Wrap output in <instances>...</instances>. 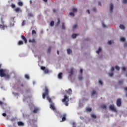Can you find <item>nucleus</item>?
Wrapping results in <instances>:
<instances>
[{
    "label": "nucleus",
    "mask_w": 127,
    "mask_h": 127,
    "mask_svg": "<svg viewBox=\"0 0 127 127\" xmlns=\"http://www.w3.org/2000/svg\"><path fill=\"white\" fill-rule=\"evenodd\" d=\"M49 94V90H48V88L47 86L45 87V92L43 93V99L44 100H45L46 97H47V100L51 104L52 102V100L51 99V98L49 97V95L48 94Z\"/></svg>",
    "instance_id": "f257e3e1"
},
{
    "label": "nucleus",
    "mask_w": 127,
    "mask_h": 127,
    "mask_svg": "<svg viewBox=\"0 0 127 127\" xmlns=\"http://www.w3.org/2000/svg\"><path fill=\"white\" fill-rule=\"evenodd\" d=\"M0 22L1 24H0V28L2 29L3 30H4V28L7 27V26L6 25H4V21H3V18H0Z\"/></svg>",
    "instance_id": "f03ea898"
},
{
    "label": "nucleus",
    "mask_w": 127,
    "mask_h": 127,
    "mask_svg": "<svg viewBox=\"0 0 127 127\" xmlns=\"http://www.w3.org/2000/svg\"><path fill=\"white\" fill-rule=\"evenodd\" d=\"M62 102L63 103L65 102V106H68V102H69V97H67V95H64V99H63Z\"/></svg>",
    "instance_id": "7ed1b4c3"
},
{
    "label": "nucleus",
    "mask_w": 127,
    "mask_h": 127,
    "mask_svg": "<svg viewBox=\"0 0 127 127\" xmlns=\"http://www.w3.org/2000/svg\"><path fill=\"white\" fill-rule=\"evenodd\" d=\"M6 76H9L8 74H5V70L0 69V77H6Z\"/></svg>",
    "instance_id": "20e7f679"
},
{
    "label": "nucleus",
    "mask_w": 127,
    "mask_h": 127,
    "mask_svg": "<svg viewBox=\"0 0 127 127\" xmlns=\"http://www.w3.org/2000/svg\"><path fill=\"white\" fill-rule=\"evenodd\" d=\"M109 110L112 111V112H117V109L115 108V106L114 105H111L109 106Z\"/></svg>",
    "instance_id": "39448f33"
},
{
    "label": "nucleus",
    "mask_w": 127,
    "mask_h": 127,
    "mask_svg": "<svg viewBox=\"0 0 127 127\" xmlns=\"http://www.w3.org/2000/svg\"><path fill=\"white\" fill-rule=\"evenodd\" d=\"M116 104L117 107H121V106H122V100L120 98L118 99L117 100Z\"/></svg>",
    "instance_id": "423d86ee"
},
{
    "label": "nucleus",
    "mask_w": 127,
    "mask_h": 127,
    "mask_svg": "<svg viewBox=\"0 0 127 127\" xmlns=\"http://www.w3.org/2000/svg\"><path fill=\"white\" fill-rule=\"evenodd\" d=\"M50 108L51 109V110H53V111H56V108H55V106H54V104L53 103H50Z\"/></svg>",
    "instance_id": "0eeeda50"
},
{
    "label": "nucleus",
    "mask_w": 127,
    "mask_h": 127,
    "mask_svg": "<svg viewBox=\"0 0 127 127\" xmlns=\"http://www.w3.org/2000/svg\"><path fill=\"white\" fill-rule=\"evenodd\" d=\"M21 38L24 41V43H25V44L27 43V39H26V38H25V37H24V36H23V35H22L21 36Z\"/></svg>",
    "instance_id": "6e6552de"
},
{
    "label": "nucleus",
    "mask_w": 127,
    "mask_h": 127,
    "mask_svg": "<svg viewBox=\"0 0 127 127\" xmlns=\"http://www.w3.org/2000/svg\"><path fill=\"white\" fill-rule=\"evenodd\" d=\"M73 73H74V70L71 68H70V71L69 72V76H73Z\"/></svg>",
    "instance_id": "1a4fd4ad"
},
{
    "label": "nucleus",
    "mask_w": 127,
    "mask_h": 127,
    "mask_svg": "<svg viewBox=\"0 0 127 127\" xmlns=\"http://www.w3.org/2000/svg\"><path fill=\"white\" fill-rule=\"evenodd\" d=\"M17 125L19 127H23V126H24V124H23V123H22V122H18L17 123Z\"/></svg>",
    "instance_id": "9d476101"
},
{
    "label": "nucleus",
    "mask_w": 127,
    "mask_h": 127,
    "mask_svg": "<svg viewBox=\"0 0 127 127\" xmlns=\"http://www.w3.org/2000/svg\"><path fill=\"white\" fill-rule=\"evenodd\" d=\"M110 12H113V9H114V5H113V3L110 4Z\"/></svg>",
    "instance_id": "9b49d317"
},
{
    "label": "nucleus",
    "mask_w": 127,
    "mask_h": 127,
    "mask_svg": "<svg viewBox=\"0 0 127 127\" xmlns=\"http://www.w3.org/2000/svg\"><path fill=\"white\" fill-rule=\"evenodd\" d=\"M65 92L70 96L72 94V89L69 88L68 91L66 90Z\"/></svg>",
    "instance_id": "f8f14e48"
},
{
    "label": "nucleus",
    "mask_w": 127,
    "mask_h": 127,
    "mask_svg": "<svg viewBox=\"0 0 127 127\" xmlns=\"http://www.w3.org/2000/svg\"><path fill=\"white\" fill-rule=\"evenodd\" d=\"M29 42L30 43H33V44H34L36 42L35 39H32V40L30 39V40H29Z\"/></svg>",
    "instance_id": "ddd939ff"
},
{
    "label": "nucleus",
    "mask_w": 127,
    "mask_h": 127,
    "mask_svg": "<svg viewBox=\"0 0 127 127\" xmlns=\"http://www.w3.org/2000/svg\"><path fill=\"white\" fill-rule=\"evenodd\" d=\"M66 121V114H64L62 118V122H65Z\"/></svg>",
    "instance_id": "4468645a"
},
{
    "label": "nucleus",
    "mask_w": 127,
    "mask_h": 127,
    "mask_svg": "<svg viewBox=\"0 0 127 127\" xmlns=\"http://www.w3.org/2000/svg\"><path fill=\"white\" fill-rule=\"evenodd\" d=\"M39 111V109L36 108L34 109V110L33 111V113H34V114H36Z\"/></svg>",
    "instance_id": "2eb2a0df"
},
{
    "label": "nucleus",
    "mask_w": 127,
    "mask_h": 127,
    "mask_svg": "<svg viewBox=\"0 0 127 127\" xmlns=\"http://www.w3.org/2000/svg\"><path fill=\"white\" fill-rule=\"evenodd\" d=\"M62 75H63L62 72H60V73L58 74V78H59L60 80H61V79H62Z\"/></svg>",
    "instance_id": "dca6fc26"
},
{
    "label": "nucleus",
    "mask_w": 127,
    "mask_h": 127,
    "mask_svg": "<svg viewBox=\"0 0 127 127\" xmlns=\"http://www.w3.org/2000/svg\"><path fill=\"white\" fill-rule=\"evenodd\" d=\"M15 11L16 12H19L20 11V7H17L15 9Z\"/></svg>",
    "instance_id": "f3484780"
},
{
    "label": "nucleus",
    "mask_w": 127,
    "mask_h": 127,
    "mask_svg": "<svg viewBox=\"0 0 127 127\" xmlns=\"http://www.w3.org/2000/svg\"><path fill=\"white\" fill-rule=\"evenodd\" d=\"M59 24H60V19L58 18V22H57V23L56 24V26H59Z\"/></svg>",
    "instance_id": "a211bd4d"
},
{
    "label": "nucleus",
    "mask_w": 127,
    "mask_h": 127,
    "mask_svg": "<svg viewBox=\"0 0 127 127\" xmlns=\"http://www.w3.org/2000/svg\"><path fill=\"white\" fill-rule=\"evenodd\" d=\"M101 108L102 109H107V106H106V105H105V104H103V105H102L101 106Z\"/></svg>",
    "instance_id": "6ab92c4d"
},
{
    "label": "nucleus",
    "mask_w": 127,
    "mask_h": 127,
    "mask_svg": "<svg viewBox=\"0 0 127 127\" xmlns=\"http://www.w3.org/2000/svg\"><path fill=\"white\" fill-rule=\"evenodd\" d=\"M23 44V42L21 40H20L18 42V45H22Z\"/></svg>",
    "instance_id": "aec40b11"
},
{
    "label": "nucleus",
    "mask_w": 127,
    "mask_h": 127,
    "mask_svg": "<svg viewBox=\"0 0 127 127\" xmlns=\"http://www.w3.org/2000/svg\"><path fill=\"white\" fill-rule=\"evenodd\" d=\"M18 5H19V6H22L23 5V3L21 1H19L18 2Z\"/></svg>",
    "instance_id": "412c9836"
},
{
    "label": "nucleus",
    "mask_w": 127,
    "mask_h": 127,
    "mask_svg": "<svg viewBox=\"0 0 127 127\" xmlns=\"http://www.w3.org/2000/svg\"><path fill=\"white\" fill-rule=\"evenodd\" d=\"M102 51V49L101 48V47H99L98 48V50L96 51V53H97L98 54H99V53H100V52H101Z\"/></svg>",
    "instance_id": "4be33fe9"
},
{
    "label": "nucleus",
    "mask_w": 127,
    "mask_h": 127,
    "mask_svg": "<svg viewBox=\"0 0 127 127\" xmlns=\"http://www.w3.org/2000/svg\"><path fill=\"white\" fill-rule=\"evenodd\" d=\"M67 54H71L72 53V50L71 49H68L67 50Z\"/></svg>",
    "instance_id": "5701e85b"
},
{
    "label": "nucleus",
    "mask_w": 127,
    "mask_h": 127,
    "mask_svg": "<svg viewBox=\"0 0 127 127\" xmlns=\"http://www.w3.org/2000/svg\"><path fill=\"white\" fill-rule=\"evenodd\" d=\"M91 118H92L93 119H97V116L95 115V114H91Z\"/></svg>",
    "instance_id": "b1692460"
},
{
    "label": "nucleus",
    "mask_w": 127,
    "mask_h": 127,
    "mask_svg": "<svg viewBox=\"0 0 127 127\" xmlns=\"http://www.w3.org/2000/svg\"><path fill=\"white\" fill-rule=\"evenodd\" d=\"M36 121L34 120H32L29 121L30 124L31 125V124H34L35 123Z\"/></svg>",
    "instance_id": "393cba45"
},
{
    "label": "nucleus",
    "mask_w": 127,
    "mask_h": 127,
    "mask_svg": "<svg viewBox=\"0 0 127 127\" xmlns=\"http://www.w3.org/2000/svg\"><path fill=\"white\" fill-rule=\"evenodd\" d=\"M120 28L121 29H125V26H124L123 25L121 24L120 25Z\"/></svg>",
    "instance_id": "a878e982"
},
{
    "label": "nucleus",
    "mask_w": 127,
    "mask_h": 127,
    "mask_svg": "<svg viewBox=\"0 0 127 127\" xmlns=\"http://www.w3.org/2000/svg\"><path fill=\"white\" fill-rule=\"evenodd\" d=\"M72 38H76L77 37V34H73L71 36Z\"/></svg>",
    "instance_id": "bb28decb"
},
{
    "label": "nucleus",
    "mask_w": 127,
    "mask_h": 127,
    "mask_svg": "<svg viewBox=\"0 0 127 127\" xmlns=\"http://www.w3.org/2000/svg\"><path fill=\"white\" fill-rule=\"evenodd\" d=\"M126 41V38H124V37H121L120 38V41H122L123 42H124V41Z\"/></svg>",
    "instance_id": "cd10ccee"
},
{
    "label": "nucleus",
    "mask_w": 127,
    "mask_h": 127,
    "mask_svg": "<svg viewBox=\"0 0 127 127\" xmlns=\"http://www.w3.org/2000/svg\"><path fill=\"white\" fill-rule=\"evenodd\" d=\"M44 72L46 73L47 74V73L49 72V70L47 68H45V69L44 70Z\"/></svg>",
    "instance_id": "c85d7f7f"
},
{
    "label": "nucleus",
    "mask_w": 127,
    "mask_h": 127,
    "mask_svg": "<svg viewBox=\"0 0 127 127\" xmlns=\"http://www.w3.org/2000/svg\"><path fill=\"white\" fill-rule=\"evenodd\" d=\"M124 83V80H121L118 81V84L119 85H122Z\"/></svg>",
    "instance_id": "c756f323"
},
{
    "label": "nucleus",
    "mask_w": 127,
    "mask_h": 127,
    "mask_svg": "<svg viewBox=\"0 0 127 127\" xmlns=\"http://www.w3.org/2000/svg\"><path fill=\"white\" fill-rule=\"evenodd\" d=\"M48 53H50L51 52V47H49L47 51Z\"/></svg>",
    "instance_id": "7c9ffc66"
},
{
    "label": "nucleus",
    "mask_w": 127,
    "mask_h": 127,
    "mask_svg": "<svg viewBox=\"0 0 127 127\" xmlns=\"http://www.w3.org/2000/svg\"><path fill=\"white\" fill-rule=\"evenodd\" d=\"M114 43V41L110 40L108 42V44H109V45H111V44H113Z\"/></svg>",
    "instance_id": "2f4dec72"
},
{
    "label": "nucleus",
    "mask_w": 127,
    "mask_h": 127,
    "mask_svg": "<svg viewBox=\"0 0 127 127\" xmlns=\"http://www.w3.org/2000/svg\"><path fill=\"white\" fill-rule=\"evenodd\" d=\"M91 95H92V96H94V95H96V90H93L92 91Z\"/></svg>",
    "instance_id": "473e14b6"
},
{
    "label": "nucleus",
    "mask_w": 127,
    "mask_h": 127,
    "mask_svg": "<svg viewBox=\"0 0 127 127\" xmlns=\"http://www.w3.org/2000/svg\"><path fill=\"white\" fill-rule=\"evenodd\" d=\"M50 26L53 27L54 26V21H52L50 23Z\"/></svg>",
    "instance_id": "72a5a7b5"
},
{
    "label": "nucleus",
    "mask_w": 127,
    "mask_h": 127,
    "mask_svg": "<svg viewBox=\"0 0 127 127\" xmlns=\"http://www.w3.org/2000/svg\"><path fill=\"white\" fill-rule=\"evenodd\" d=\"M62 29L65 30V24L64 23H62Z\"/></svg>",
    "instance_id": "f704fd0d"
},
{
    "label": "nucleus",
    "mask_w": 127,
    "mask_h": 127,
    "mask_svg": "<svg viewBox=\"0 0 127 127\" xmlns=\"http://www.w3.org/2000/svg\"><path fill=\"white\" fill-rule=\"evenodd\" d=\"M28 15L29 16V17H33V14L31 13H29Z\"/></svg>",
    "instance_id": "c9c22d12"
},
{
    "label": "nucleus",
    "mask_w": 127,
    "mask_h": 127,
    "mask_svg": "<svg viewBox=\"0 0 127 127\" xmlns=\"http://www.w3.org/2000/svg\"><path fill=\"white\" fill-rule=\"evenodd\" d=\"M78 80H79V81H81V80H83V76L82 75L79 76Z\"/></svg>",
    "instance_id": "e433bc0d"
},
{
    "label": "nucleus",
    "mask_w": 127,
    "mask_h": 127,
    "mask_svg": "<svg viewBox=\"0 0 127 127\" xmlns=\"http://www.w3.org/2000/svg\"><path fill=\"white\" fill-rule=\"evenodd\" d=\"M25 78L27 79V80H29V76L28 74H25Z\"/></svg>",
    "instance_id": "4c0bfd02"
},
{
    "label": "nucleus",
    "mask_w": 127,
    "mask_h": 127,
    "mask_svg": "<svg viewBox=\"0 0 127 127\" xmlns=\"http://www.w3.org/2000/svg\"><path fill=\"white\" fill-rule=\"evenodd\" d=\"M109 75L110 77H113V76H114V73H113V72L109 73Z\"/></svg>",
    "instance_id": "58836bf2"
},
{
    "label": "nucleus",
    "mask_w": 127,
    "mask_h": 127,
    "mask_svg": "<svg viewBox=\"0 0 127 127\" xmlns=\"http://www.w3.org/2000/svg\"><path fill=\"white\" fill-rule=\"evenodd\" d=\"M86 111L87 112H92V109H91V108H87V109H86Z\"/></svg>",
    "instance_id": "ea45409f"
},
{
    "label": "nucleus",
    "mask_w": 127,
    "mask_h": 127,
    "mask_svg": "<svg viewBox=\"0 0 127 127\" xmlns=\"http://www.w3.org/2000/svg\"><path fill=\"white\" fill-rule=\"evenodd\" d=\"M32 34H36V31L35 30H33L32 31Z\"/></svg>",
    "instance_id": "a19ab883"
},
{
    "label": "nucleus",
    "mask_w": 127,
    "mask_h": 127,
    "mask_svg": "<svg viewBox=\"0 0 127 127\" xmlns=\"http://www.w3.org/2000/svg\"><path fill=\"white\" fill-rule=\"evenodd\" d=\"M41 69L44 71L46 69V67L45 66H41Z\"/></svg>",
    "instance_id": "79ce46f5"
},
{
    "label": "nucleus",
    "mask_w": 127,
    "mask_h": 127,
    "mask_svg": "<svg viewBox=\"0 0 127 127\" xmlns=\"http://www.w3.org/2000/svg\"><path fill=\"white\" fill-rule=\"evenodd\" d=\"M11 6L12 8H15V5L14 4H11Z\"/></svg>",
    "instance_id": "37998d69"
},
{
    "label": "nucleus",
    "mask_w": 127,
    "mask_h": 127,
    "mask_svg": "<svg viewBox=\"0 0 127 127\" xmlns=\"http://www.w3.org/2000/svg\"><path fill=\"white\" fill-rule=\"evenodd\" d=\"M69 15H71V16H74L75 15V14H74V13L73 12H70Z\"/></svg>",
    "instance_id": "c03bdc74"
},
{
    "label": "nucleus",
    "mask_w": 127,
    "mask_h": 127,
    "mask_svg": "<svg viewBox=\"0 0 127 127\" xmlns=\"http://www.w3.org/2000/svg\"><path fill=\"white\" fill-rule=\"evenodd\" d=\"M25 24V20H23L22 22V26H23Z\"/></svg>",
    "instance_id": "a18cd8bd"
},
{
    "label": "nucleus",
    "mask_w": 127,
    "mask_h": 127,
    "mask_svg": "<svg viewBox=\"0 0 127 127\" xmlns=\"http://www.w3.org/2000/svg\"><path fill=\"white\" fill-rule=\"evenodd\" d=\"M72 11L73 12H76V11H77V9H76L75 8H73L72 9Z\"/></svg>",
    "instance_id": "49530a36"
},
{
    "label": "nucleus",
    "mask_w": 127,
    "mask_h": 127,
    "mask_svg": "<svg viewBox=\"0 0 127 127\" xmlns=\"http://www.w3.org/2000/svg\"><path fill=\"white\" fill-rule=\"evenodd\" d=\"M115 68H116V69L117 70V71H119L120 67H119L118 66H116Z\"/></svg>",
    "instance_id": "de8ad7c7"
},
{
    "label": "nucleus",
    "mask_w": 127,
    "mask_h": 127,
    "mask_svg": "<svg viewBox=\"0 0 127 127\" xmlns=\"http://www.w3.org/2000/svg\"><path fill=\"white\" fill-rule=\"evenodd\" d=\"M115 71V67H112L111 68V72H114Z\"/></svg>",
    "instance_id": "09e8293b"
},
{
    "label": "nucleus",
    "mask_w": 127,
    "mask_h": 127,
    "mask_svg": "<svg viewBox=\"0 0 127 127\" xmlns=\"http://www.w3.org/2000/svg\"><path fill=\"white\" fill-rule=\"evenodd\" d=\"M75 28H77V25H74L73 27V29H75Z\"/></svg>",
    "instance_id": "8fccbe9b"
},
{
    "label": "nucleus",
    "mask_w": 127,
    "mask_h": 127,
    "mask_svg": "<svg viewBox=\"0 0 127 127\" xmlns=\"http://www.w3.org/2000/svg\"><path fill=\"white\" fill-rule=\"evenodd\" d=\"M99 83L100 85H103V81L102 80H99Z\"/></svg>",
    "instance_id": "3c124183"
},
{
    "label": "nucleus",
    "mask_w": 127,
    "mask_h": 127,
    "mask_svg": "<svg viewBox=\"0 0 127 127\" xmlns=\"http://www.w3.org/2000/svg\"><path fill=\"white\" fill-rule=\"evenodd\" d=\"M123 3H127V0H123Z\"/></svg>",
    "instance_id": "603ef678"
},
{
    "label": "nucleus",
    "mask_w": 127,
    "mask_h": 127,
    "mask_svg": "<svg viewBox=\"0 0 127 127\" xmlns=\"http://www.w3.org/2000/svg\"><path fill=\"white\" fill-rule=\"evenodd\" d=\"M96 10H96V9L95 7H94V8H93V11L96 12Z\"/></svg>",
    "instance_id": "864d4df0"
},
{
    "label": "nucleus",
    "mask_w": 127,
    "mask_h": 127,
    "mask_svg": "<svg viewBox=\"0 0 127 127\" xmlns=\"http://www.w3.org/2000/svg\"><path fill=\"white\" fill-rule=\"evenodd\" d=\"M2 115L3 116V117H6V114L5 113H3Z\"/></svg>",
    "instance_id": "5fc2aeb1"
},
{
    "label": "nucleus",
    "mask_w": 127,
    "mask_h": 127,
    "mask_svg": "<svg viewBox=\"0 0 127 127\" xmlns=\"http://www.w3.org/2000/svg\"><path fill=\"white\" fill-rule=\"evenodd\" d=\"M80 74H82V73H83V69H80Z\"/></svg>",
    "instance_id": "6e6d98bb"
},
{
    "label": "nucleus",
    "mask_w": 127,
    "mask_h": 127,
    "mask_svg": "<svg viewBox=\"0 0 127 127\" xmlns=\"http://www.w3.org/2000/svg\"><path fill=\"white\" fill-rule=\"evenodd\" d=\"M123 71H125L126 70V67H122Z\"/></svg>",
    "instance_id": "4d7b16f0"
},
{
    "label": "nucleus",
    "mask_w": 127,
    "mask_h": 127,
    "mask_svg": "<svg viewBox=\"0 0 127 127\" xmlns=\"http://www.w3.org/2000/svg\"><path fill=\"white\" fill-rule=\"evenodd\" d=\"M102 25H103V27H106V25L105 24V23H102Z\"/></svg>",
    "instance_id": "13d9d810"
},
{
    "label": "nucleus",
    "mask_w": 127,
    "mask_h": 127,
    "mask_svg": "<svg viewBox=\"0 0 127 127\" xmlns=\"http://www.w3.org/2000/svg\"><path fill=\"white\" fill-rule=\"evenodd\" d=\"M98 5H102V3H101L100 1L98 2Z\"/></svg>",
    "instance_id": "bf43d9fd"
},
{
    "label": "nucleus",
    "mask_w": 127,
    "mask_h": 127,
    "mask_svg": "<svg viewBox=\"0 0 127 127\" xmlns=\"http://www.w3.org/2000/svg\"><path fill=\"white\" fill-rule=\"evenodd\" d=\"M124 46H125V47H127V43L124 44Z\"/></svg>",
    "instance_id": "052dcab7"
},
{
    "label": "nucleus",
    "mask_w": 127,
    "mask_h": 127,
    "mask_svg": "<svg viewBox=\"0 0 127 127\" xmlns=\"http://www.w3.org/2000/svg\"><path fill=\"white\" fill-rule=\"evenodd\" d=\"M87 12H88V13L90 14V10H87Z\"/></svg>",
    "instance_id": "680f3d73"
},
{
    "label": "nucleus",
    "mask_w": 127,
    "mask_h": 127,
    "mask_svg": "<svg viewBox=\"0 0 127 127\" xmlns=\"http://www.w3.org/2000/svg\"><path fill=\"white\" fill-rule=\"evenodd\" d=\"M43 0V1H44L45 2H47V1L48 0Z\"/></svg>",
    "instance_id": "e2e57ef3"
},
{
    "label": "nucleus",
    "mask_w": 127,
    "mask_h": 127,
    "mask_svg": "<svg viewBox=\"0 0 127 127\" xmlns=\"http://www.w3.org/2000/svg\"><path fill=\"white\" fill-rule=\"evenodd\" d=\"M80 119H81V120H84V117H80Z\"/></svg>",
    "instance_id": "0e129e2a"
},
{
    "label": "nucleus",
    "mask_w": 127,
    "mask_h": 127,
    "mask_svg": "<svg viewBox=\"0 0 127 127\" xmlns=\"http://www.w3.org/2000/svg\"><path fill=\"white\" fill-rule=\"evenodd\" d=\"M53 11H54V12H56V9H53Z\"/></svg>",
    "instance_id": "69168bd1"
},
{
    "label": "nucleus",
    "mask_w": 127,
    "mask_h": 127,
    "mask_svg": "<svg viewBox=\"0 0 127 127\" xmlns=\"http://www.w3.org/2000/svg\"><path fill=\"white\" fill-rule=\"evenodd\" d=\"M0 105H2V102L0 101Z\"/></svg>",
    "instance_id": "338daca9"
},
{
    "label": "nucleus",
    "mask_w": 127,
    "mask_h": 127,
    "mask_svg": "<svg viewBox=\"0 0 127 127\" xmlns=\"http://www.w3.org/2000/svg\"><path fill=\"white\" fill-rule=\"evenodd\" d=\"M125 91H126L127 92V87H126V88H125Z\"/></svg>",
    "instance_id": "774afa93"
}]
</instances>
